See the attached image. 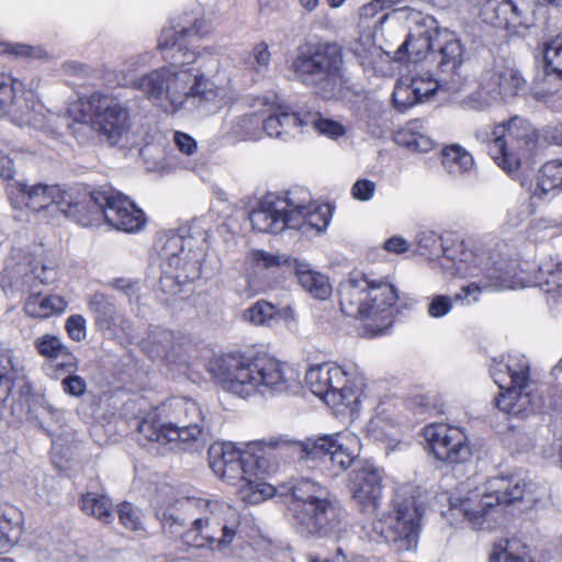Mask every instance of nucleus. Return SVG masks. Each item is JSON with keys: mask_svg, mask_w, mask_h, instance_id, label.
<instances>
[{"mask_svg": "<svg viewBox=\"0 0 562 562\" xmlns=\"http://www.w3.org/2000/svg\"><path fill=\"white\" fill-rule=\"evenodd\" d=\"M210 371L225 391L243 398L256 392H294L300 386L297 375L290 366L267 355H225L211 364Z\"/></svg>", "mask_w": 562, "mask_h": 562, "instance_id": "obj_1", "label": "nucleus"}, {"mask_svg": "<svg viewBox=\"0 0 562 562\" xmlns=\"http://www.w3.org/2000/svg\"><path fill=\"white\" fill-rule=\"evenodd\" d=\"M328 205H318L308 190L293 187L284 195L267 194L259 206L250 212L252 228L269 234H279L285 228L303 234L324 231L329 224Z\"/></svg>", "mask_w": 562, "mask_h": 562, "instance_id": "obj_2", "label": "nucleus"}, {"mask_svg": "<svg viewBox=\"0 0 562 562\" xmlns=\"http://www.w3.org/2000/svg\"><path fill=\"white\" fill-rule=\"evenodd\" d=\"M139 441L173 443L182 450L203 446L204 416L200 405L188 398H173L146 412L137 424Z\"/></svg>", "mask_w": 562, "mask_h": 562, "instance_id": "obj_3", "label": "nucleus"}, {"mask_svg": "<svg viewBox=\"0 0 562 562\" xmlns=\"http://www.w3.org/2000/svg\"><path fill=\"white\" fill-rule=\"evenodd\" d=\"M291 522L306 539L337 538L344 526V509L327 486L302 479L290 488Z\"/></svg>", "mask_w": 562, "mask_h": 562, "instance_id": "obj_4", "label": "nucleus"}, {"mask_svg": "<svg viewBox=\"0 0 562 562\" xmlns=\"http://www.w3.org/2000/svg\"><path fill=\"white\" fill-rule=\"evenodd\" d=\"M342 54L335 43H306L299 47L292 69L299 80L323 99L337 97L344 87Z\"/></svg>", "mask_w": 562, "mask_h": 562, "instance_id": "obj_5", "label": "nucleus"}, {"mask_svg": "<svg viewBox=\"0 0 562 562\" xmlns=\"http://www.w3.org/2000/svg\"><path fill=\"white\" fill-rule=\"evenodd\" d=\"M196 508L193 510L192 526L184 533V544L193 548H226L232 543L239 516L228 503L206 496H194Z\"/></svg>", "mask_w": 562, "mask_h": 562, "instance_id": "obj_6", "label": "nucleus"}, {"mask_svg": "<svg viewBox=\"0 0 562 562\" xmlns=\"http://www.w3.org/2000/svg\"><path fill=\"white\" fill-rule=\"evenodd\" d=\"M476 137L487 144L492 159L508 175L519 169L522 157L529 155L538 143L535 127L518 116L494 125L490 132H477Z\"/></svg>", "mask_w": 562, "mask_h": 562, "instance_id": "obj_7", "label": "nucleus"}, {"mask_svg": "<svg viewBox=\"0 0 562 562\" xmlns=\"http://www.w3.org/2000/svg\"><path fill=\"white\" fill-rule=\"evenodd\" d=\"M79 225L88 227L105 222L113 228L136 233L146 224L144 212L127 196L113 189L83 192Z\"/></svg>", "mask_w": 562, "mask_h": 562, "instance_id": "obj_8", "label": "nucleus"}, {"mask_svg": "<svg viewBox=\"0 0 562 562\" xmlns=\"http://www.w3.org/2000/svg\"><path fill=\"white\" fill-rule=\"evenodd\" d=\"M83 192L87 190H63L58 186L42 183L29 186L23 181H12L7 184V193L14 209L27 207L33 212H40L54 206L56 211L78 224L83 210Z\"/></svg>", "mask_w": 562, "mask_h": 562, "instance_id": "obj_9", "label": "nucleus"}, {"mask_svg": "<svg viewBox=\"0 0 562 562\" xmlns=\"http://www.w3.org/2000/svg\"><path fill=\"white\" fill-rule=\"evenodd\" d=\"M527 358L509 357L506 363L497 362L491 374L499 387L495 397L496 407L509 415L525 417L532 406V382Z\"/></svg>", "mask_w": 562, "mask_h": 562, "instance_id": "obj_10", "label": "nucleus"}, {"mask_svg": "<svg viewBox=\"0 0 562 562\" xmlns=\"http://www.w3.org/2000/svg\"><path fill=\"white\" fill-rule=\"evenodd\" d=\"M407 492H397L394 498V510L373 522L375 540L397 544L398 550L416 548L420 530V519L425 513L422 502Z\"/></svg>", "mask_w": 562, "mask_h": 562, "instance_id": "obj_11", "label": "nucleus"}, {"mask_svg": "<svg viewBox=\"0 0 562 562\" xmlns=\"http://www.w3.org/2000/svg\"><path fill=\"white\" fill-rule=\"evenodd\" d=\"M282 447H289L301 460L328 461L337 472L346 471L358 457L356 439L340 434L285 442Z\"/></svg>", "mask_w": 562, "mask_h": 562, "instance_id": "obj_12", "label": "nucleus"}, {"mask_svg": "<svg viewBox=\"0 0 562 562\" xmlns=\"http://www.w3.org/2000/svg\"><path fill=\"white\" fill-rule=\"evenodd\" d=\"M521 502H533L526 483L515 476H495L486 482L480 504L475 508L464 506L463 512L474 529H482L486 514L495 506Z\"/></svg>", "mask_w": 562, "mask_h": 562, "instance_id": "obj_13", "label": "nucleus"}, {"mask_svg": "<svg viewBox=\"0 0 562 562\" xmlns=\"http://www.w3.org/2000/svg\"><path fill=\"white\" fill-rule=\"evenodd\" d=\"M214 83L199 70L169 67L167 98L176 112L190 103L191 108H202L205 102L214 100Z\"/></svg>", "mask_w": 562, "mask_h": 562, "instance_id": "obj_14", "label": "nucleus"}, {"mask_svg": "<svg viewBox=\"0 0 562 562\" xmlns=\"http://www.w3.org/2000/svg\"><path fill=\"white\" fill-rule=\"evenodd\" d=\"M305 382L311 392L327 405L348 406L355 397L346 372L338 366L319 364L307 370Z\"/></svg>", "mask_w": 562, "mask_h": 562, "instance_id": "obj_15", "label": "nucleus"}, {"mask_svg": "<svg viewBox=\"0 0 562 562\" xmlns=\"http://www.w3.org/2000/svg\"><path fill=\"white\" fill-rule=\"evenodd\" d=\"M192 239L169 237L159 251L161 268L179 282H191L201 276V254L192 247Z\"/></svg>", "mask_w": 562, "mask_h": 562, "instance_id": "obj_16", "label": "nucleus"}, {"mask_svg": "<svg viewBox=\"0 0 562 562\" xmlns=\"http://www.w3.org/2000/svg\"><path fill=\"white\" fill-rule=\"evenodd\" d=\"M424 437L430 452L441 462L461 464L472 456L469 439L458 427L447 424L428 425L424 428Z\"/></svg>", "mask_w": 562, "mask_h": 562, "instance_id": "obj_17", "label": "nucleus"}, {"mask_svg": "<svg viewBox=\"0 0 562 562\" xmlns=\"http://www.w3.org/2000/svg\"><path fill=\"white\" fill-rule=\"evenodd\" d=\"M93 125L109 145H117L130 130L127 108L115 97L93 94L90 98Z\"/></svg>", "mask_w": 562, "mask_h": 562, "instance_id": "obj_18", "label": "nucleus"}, {"mask_svg": "<svg viewBox=\"0 0 562 562\" xmlns=\"http://www.w3.org/2000/svg\"><path fill=\"white\" fill-rule=\"evenodd\" d=\"M207 456L210 468L222 480L232 485L241 483V487H251L255 483L247 468V461H251L249 452L237 449L232 442H215L210 446Z\"/></svg>", "mask_w": 562, "mask_h": 562, "instance_id": "obj_19", "label": "nucleus"}, {"mask_svg": "<svg viewBox=\"0 0 562 562\" xmlns=\"http://www.w3.org/2000/svg\"><path fill=\"white\" fill-rule=\"evenodd\" d=\"M350 493L360 512L374 516L382 496V474L379 469L366 467L355 470L350 479Z\"/></svg>", "mask_w": 562, "mask_h": 562, "instance_id": "obj_20", "label": "nucleus"}, {"mask_svg": "<svg viewBox=\"0 0 562 562\" xmlns=\"http://www.w3.org/2000/svg\"><path fill=\"white\" fill-rule=\"evenodd\" d=\"M196 508L194 496L177 497L157 508L164 530L184 542V533L192 526L193 510Z\"/></svg>", "mask_w": 562, "mask_h": 562, "instance_id": "obj_21", "label": "nucleus"}, {"mask_svg": "<svg viewBox=\"0 0 562 562\" xmlns=\"http://www.w3.org/2000/svg\"><path fill=\"white\" fill-rule=\"evenodd\" d=\"M369 278L364 274L351 277L340 284V308L350 317L367 318L372 315V306L369 300Z\"/></svg>", "mask_w": 562, "mask_h": 562, "instance_id": "obj_22", "label": "nucleus"}, {"mask_svg": "<svg viewBox=\"0 0 562 562\" xmlns=\"http://www.w3.org/2000/svg\"><path fill=\"white\" fill-rule=\"evenodd\" d=\"M537 0H502L495 8L498 25L507 30L529 29L533 24Z\"/></svg>", "mask_w": 562, "mask_h": 562, "instance_id": "obj_23", "label": "nucleus"}, {"mask_svg": "<svg viewBox=\"0 0 562 562\" xmlns=\"http://www.w3.org/2000/svg\"><path fill=\"white\" fill-rule=\"evenodd\" d=\"M203 7L198 2L186 4L175 10L168 18L166 32L173 35L198 34L204 27Z\"/></svg>", "mask_w": 562, "mask_h": 562, "instance_id": "obj_24", "label": "nucleus"}, {"mask_svg": "<svg viewBox=\"0 0 562 562\" xmlns=\"http://www.w3.org/2000/svg\"><path fill=\"white\" fill-rule=\"evenodd\" d=\"M496 267L486 268L485 269V278L486 282L480 286L477 283L472 282L468 285H464L454 295V301H465L469 305L472 302H476L479 300V294L481 293L482 288L494 286L497 289H509L512 288V274L505 269L504 262H496Z\"/></svg>", "mask_w": 562, "mask_h": 562, "instance_id": "obj_25", "label": "nucleus"}, {"mask_svg": "<svg viewBox=\"0 0 562 562\" xmlns=\"http://www.w3.org/2000/svg\"><path fill=\"white\" fill-rule=\"evenodd\" d=\"M440 247L442 248L443 260L451 262V266L443 262L442 266L451 268L453 274L461 278L480 276L479 258L472 250L465 249L463 243H459L453 248H445L441 244Z\"/></svg>", "mask_w": 562, "mask_h": 562, "instance_id": "obj_26", "label": "nucleus"}, {"mask_svg": "<svg viewBox=\"0 0 562 562\" xmlns=\"http://www.w3.org/2000/svg\"><path fill=\"white\" fill-rule=\"evenodd\" d=\"M300 285L313 297L326 300L331 294L328 278L311 268L306 261L297 259L292 269Z\"/></svg>", "mask_w": 562, "mask_h": 562, "instance_id": "obj_27", "label": "nucleus"}, {"mask_svg": "<svg viewBox=\"0 0 562 562\" xmlns=\"http://www.w3.org/2000/svg\"><path fill=\"white\" fill-rule=\"evenodd\" d=\"M363 37H359L352 45V50L361 59L362 64H370L373 66L374 71L381 77H391L394 75L396 63H404L391 56L389 52L383 50L381 47L371 45L369 48L360 50V46L364 45L361 42Z\"/></svg>", "mask_w": 562, "mask_h": 562, "instance_id": "obj_28", "label": "nucleus"}, {"mask_svg": "<svg viewBox=\"0 0 562 562\" xmlns=\"http://www.w3.org/2000/svg\"><path fill=\"white\" fill-rule=\"evenodd\" d=\"M23 515L15 507L0 509V555L10 552L23 532Z\"/></svg>", "mask_w": 562, "mask_h": 562, "instance_id": "obj_29", "label": "nucleus"}, {"mask_svg": "<svg viewBox=\"0 0 562 562\" xmlns=\"http://www.w3.org/2000/svg\"><path fill=\"white\" fill-rule=\"evenodd\" d=\"M487 562H536L529 547L517 538H503L492 544Z\"/></svg>", "mask_w": 562, "mask_h": 562, "instance_id": "obj_30", "label": "nucleus"}, {"mask_svg": "<svg viewBox=\"0 0 562 562\" xmlns=\"http://www.w3.org/2000/svg\"><path fill=\"white\" fill-rule=\"evenodd\" d=\"M168 79L169 67H160L135 79L133 87L142 91L148 100L160 103L167 98Z\"/></svg>", "mask_w": 562, "mask_h": 562, "instance_id": "obj_31", "label": "nucleus"}, {"mask_svg": "<svg viewBox=\"0 0 562 562\" xmlns=\"http://www.w3.org/2000/svg\"><path fill=\"white\" fill-rule=\"evenodd\" d=\"M441 164L451 176L471 171L475 161L470 151L458 144L446 146L441 150Z\"/></svg>", "mask_w": 562, "mask_h": 562, "instance_id": "obj_32", "label": "nucleus"}, {"mask_svg": "<svg viewBox=\"0 0 562 562\" xmlns=\"http://www.w3.org/2000/svg\"><path fill=\"white\" fill-rule=\"evenodd\" d=\"M81 510L103 524H110L114 519L113 503L104 494L88 492L79 501Z\"/></svg>", "mask_w": 562, "mask_h": 562, "instance_id": "obj_33", "label": "nucleus"}, {"mask_svg": "<svg viewBox=\"0 0 562 562\" xmlns=\"http://www.w3.org/2000/svg\"><path fill=\"white\" fill-rule=\"evenodd\" d=\"M559 189H562V160L547 161L538 172L532 194L537 198H544Z\"/></svg>", "mask_w": 562, "mask_h": 562, "instance_id": "obj_34", "label": "nucleus"}, {"mask_svg": "<svg viewBox=\"0 0 562 562\" xmlns=\"http://www.w3.org/2000/svg\"><path fill=\"white\" fill-rule=\"evenodd\" d=\"M157 47L160 49L162 58L171 64V68L190 64L195 59V54L188 47L187 37H165V41L159 42Z\"/></svg>", "mask_w": 562, "mask_h": 562, "instance_id": "obj_35", "label": "nucleus"}, {"mask_svg": "<svg viewBox=\"0 0 562 562\" xmlns=\"http://www.w3.org/2000/svg\"><path fill=\"white\" fill-rule=\"evenodd\" d=\"M88 307L93 314L98 327L108 329L115 324L117 316L116 305L105 294L101 292L91 294L88 300Z\"/></svg>", "mask_w": 562, "mask_h": 562, "instance_id": "obj_36", "label": "nucleus"}, {"mask_svg": "<svg viewBox=\"0 0 562 562\" xmlns=\"http://www.w3.org/2000/svg\"><path fill=\"white\" fill-rule=\"evenodd\" d=\"M369 300L372 306V315L384 312L396 304L397 291L393 284L383 280L369 279Z\"/></svg>", "mask_w": 562, "mask_h": 562, "instance_id": "obj_37", "label": "nucleus"}, {"mask_svg": "<svg viewBox=\"0 0 562 562\" xmlns=\"http://www.w3.org/2000/svg\"><path fill=\"white\" fill-rule=\"evenodd\" d=\"M173 334L167 329L150 331L143 341V349L153 359H168L175 350Z\"/></svg>", "mask_w": 562, "mask_h": 562, "instance_id": "obj_38", "label": "nucleus"}, {"mask_svg": "<svg viewBox=\"0 0 562 562\" xmlns=\"http://www.w3.org/2000/svg\"><path fill=\"white\" fill-rule=\"evenodd\" d=\"M2 115H8L16 125H33L37 123L35 101L32 94L18 95Z\"/></svg>", "mask_w": 562, "mask_h": 562, "instance_id": "obj_39", "label": "nucleus"}, {"mask_svg": "<svg viewBox=\"0 0 562 562\" xmlns=\"http://www.w3.org/2000/svg\"><path fill=\"white\" fill-rule=\"evenodd\" d=\"M66 307L67 302L59 295H47L44 297L34 295L27 301L25 311L33 317L46 318L53 314L64 312Z\"/></svg>", "mask_w": 562, "mask_h": 562, "instance_id": "obj_40", "label": "nucleus"}, {"mask_svg": "<svg viewBox=\"0 0 562 562\" xmlns=\"http://www.w3.org/2000/svg\"><path fill=\"white\" fill-rule=\"evenodd\" d=\"M302 124H306L295 112H289L288 110L279 106L278 112L271 114L263 121V130L270 137L280 138L286 133L288 127H295Z\"/></svg>", "mask_w": 562, "mask_h": 562, "instance_id": "obj_41", "label": "nucleus"}, {"mask_svg": "<svg viewBox=\"0 0 562 562\" xmlns=\"http://www.w3.org/2000/svg\"><path fill=\"white\" fill-rule=\"evenodd\" d=\"M21 378L18 371L13 368L10 357L0 356V420L4 416L7 402L13 387L20 382Z\"/></svg>", "mask_w": 562, "mask_h": 562, "instance_id": "obj_42", "label": "nucleus"}, {"mask_svg": "<svg viewBox=\"0 0 562 562\" xmlns=\"http://www.w3.org/2000/svg\"><path fill=\"white\" fill-rule=\"evenodd\" d=\"M77 369L78 364L75 357H70V360H64L56 364L57 371H64L67 373V375L61 380L64 392L68 395L80 397L87 391V383L83 378L75 374Z\"/></svg>", "mask_w": 562, "mask_h": 562, "instance_id": "obj_43", "label": "nucleus"}, {"mask_svg": "<svg viewBox=\"0 0 562 562\" xmlns=\"http://www.w3.org/2000/svg\"><path fill=\"white\" fill-rule=\"evenodd\" d=\"M431 37H406L395 52L397 60L416 63L422 59L431 46Z\"/></svg>", "mask_w": 562, "mask_h": 562, "instance_id": "obj_44", "label": "nucleus"}, {"mask_svg": "<svg viewBox=\"0 0 562 562\" xmlns=\"http://www.w3.org/2000/svg\"><path fill=\"white\" fill-rule=\"evenodd\" d=\"M414 87L411 82L409 75L401 76L394 87L392 93V101L394 108L398 112H405L411 109L413 105L420 103L418 97L413 91Z\"/></svg>", "mask_w": 562, "mask_h": 562, "instance_id": "obj_45", "label": "nucleus"}, {"mask_svg": "<svg viewBox=\"0 0 562 562\" xmlns=\"http://www.w3.org/2000/svg\"><path fill=\"white\" fill-rule=\"evenodd\" d=\"M0 55H10L24 59H50V54L42 46H33L23 43L0 42Z\"/></svg>", "mask_w": 562, "mask_h": 562, "instance_id": "obj_46", "label": "nucleus"}, {"mask_svg": "<svg viewBox=\"0 0 562 562\" xmlns=\"http://www.w3.org/2000/svg\"><path fill=\"white\" fill-rule=\"evenodd\" d=\"M245 319L255 326H273L277 317V306L259 300L245 311Z\"/></svg>", "mask_w": 562, "mask_h": 562, "instance_id": "obj_47", "label": "nucleus"}, {"mask_svg": "<svg viewBox=\"0 0 562 562\" xmlns=\"http://www.w3.org/2000/svg\"><path fill=\"white\" fill-rule=\"evenodd\" d=\"M37 352L47 359H57L64 357L65 360H70L74 357L69 349L61 342L60 338L55 335H43L34 341Z\"/></svg>", "mask_w": 562, "mask_h": 562, "instance_id": "obj_48", "label": "nucleus"}, {"mask_svg": "<svg viewBox=\"0 0 562 562\" xmlns=\"http://www.w3.org/2000/svg\"><path fill=\"white\" fill-rule=\"evenodd\" d=\"M542 58L546 72L555 74L562 79V37H552L543 44Z\"/></svg>", "mask_w": 562, "mask_h": 562, "instance_id": "obj_49", "label": "nucleus"}, {"mask_svg": "<svg viewBox=\"0 0 562 562\" xmlns=\"http://www.w3.org/2000/svg\"><path fill=\"white\" fill-rule=\"evenodd\" d=\"M409 77L414 87L413 91H415L420 102L432 97L439 88V82L429 71L415 72L409 75Z\"/></svg>", "mask_w": 562, "mask_h": 562, "instance_id": "obj_50", "label": "nucleus"}, {"mask_svg": "<svg viewBox=\"0 0 562 562\" xmlns=\"http://www.w3.org/2000/svg\"><path fill=\"white\" fill-rule=\"evenodd\" d=\"M441 59L439 61L440 67H448L450 70H454L463 61L464 49L460 42V38L454 37L448 41L440 48Z\"/></svg>", "mask_w": 562, "mask_h": 562, "instance_id": "obj_51", "label": "nucleus"}, {"mask_svg": "<svg viewBox=\"0 0 562 562\" xmlns=\"http://www.w3.org/2000/svg\"><path fill=\"white\" fill-rule=\"evenodd\" d=\"M22 82L12 77L0 74V114H3L16 94L22 91Z\"/></svg>", "mask_w": 562, "mask_h": 562, "instance_id": "obj_52", "label": "nucleus"}, {"mask_svg": "<svg viewBox=\"0 0 562 562\" xmlns=\"http://www.w3.org/2000/svg\"><path fill=\"white\" fill-rule=\"evenodd\" d=\"M526 81L518 70L506 67L498 74V86L505 94L515 95Z\"/></svg>", "mask_w": 562, "mask_h": 562, "instance_id": "obj_53", "label": "nucleus"}, {"mask_svg": "<svg viewBox=\"0 0 562 562\" xmlns=\"http://www.w3.org/2000/svg\"><path fill=\"white\" fill-rule=\"evenodd\" d=\"M117 514L121 524L125 528L130 530L143 529L142 513L133 504L127 502L120 504Z\"/></svg>", "mask_w": 562, "mask_h": 562, "instance_id": "obj_54", "label": "nucleus"}, {"mask_svg": "<svg viewBox=\"0 0 562 562\" xmlns=\"http://www.w3.org/2000/svg\"><path fill=\"white\" fill-rule=\"evenodd\" d=\"M254 260L265 268L286 267L290 270H292L294 267V262H296L297 258H293L286 255H274L263 250H257L254 252Z\"/></svg>", "mask_w": 562, "mask_h": 562, "instance_id": "obj_55", "label": "nucleus"}, {"mask_svg": "<svg viewBox=\"0 0 562 562\" xmlns=\"http://www.w3.org/2000/svg\"><path fill=\"white\" fill-rule=\"evenodd\" d=\"M452 308V299L448 295H436L428 305V314L434 318L443 317Z\"/></svg>", "mask_w": 562, "mask_h": 562, "instance_id": "obj_56", "label": "nucleus"}, {"mask_svg": "<svg viewBox=\"0 0 562 562\" xmlns=\"http://www.w3.org/2000/svg\"><path fill=\"white\" fill-rule=\"evenodd\" d=\"M66 330L69 337L75 341H81L86 338L87 328H86V319L81 315H71L66 321Z\"/></svg>", "mask_w": 562, "mask_h": 562, "instance_id": "obj_57", "label": "nucleus"}, {"mask_svg": "<svg viewBox=\"0 0 562 562\" xmlns=\"http://www.w3.org/2000/svg\"><path fill=\"white\" fill-rule=\"evenodd\" d=\"M313 124L321 134L334 138L342 136L346 133L345 127L336 121L327 119H317L313 121Z\"/></svg>", "mask_w": 562, "mask_h": 562, "instance_id": "obj_58", "label": "nucleus"}, {"mask_svg": "<svg viewBox=\"0 0 562 562\" xmlns=\"http://www.w3.org/2000/svg\"><path fill=\"white\" fill-rule=\"evenodd\" d=\"M109 286H111L113 290L123 293L130 300H132V297L137 295V293L139 292L138 281L128 278L113 279L109 283Z\"/></svg>", "mask_w": 562, "mask_h": 562, "instance_id": "obj_59", "label": "nucleus"}, {"mask_svg": "<svg viewBox=\"0 0 562 562\" xmlns=\"http://www.w3.org/2000/svg\"><path fill=\"white\" fill-rule=\"evenodd\" d=\"M351 192L356 200L369 201L374 195L375 183L367 179H359L352 186Z\"/></svg>", "mask_w": 562, "mask_h": 562, "instance_id": "obj_60", "label": "nucleus"}, {"mask_svg": "<svg viewBox=\"0 0 562 562\" xmlns=\"http://www.w3.org/2000/svg\"><path fill=\"white\" fill-rule=\"evenodd\" d=\"M173 140L178 149L186 155H192L196 151V140L189 134L176 132Z\"/></svg>", "mask_w": 562, "mask_h": 562, "instance_id": "obj_61", "label": "nucleus"}, {"mask_svg": "<svg viewBox=\"0 0 562 562\" xmlns=\"http://www.w3.org/2000/svg\"><path fill=\"white\" fill-rule=\"evenodd\" d=\"M251 461H247V468L251 471V479L255 481L252 486L250 488L255 487L256 484V476L258 474H265L269 470V462L268 460L262 456H256L254 453H250Z\"/></svg>", "mask_w": 562, "mask_h": 562, "instance_id": "obj_62", "label": "nucleus"}, {"mask_svg": "<svg viewBox=\"0 0 562 562\" xmlns=\"http://www.w3.org/2000/svg\"><path fill=\"white\" fill-rule=\"evenodd\" d=\"M15 173L14 161L0 150V178L11 180Z\"/></svg>", "mask_w": 562, "mask_h": 562, "instance_id": "obj_63", "label": "nucleus"}, {"mask_svg": "<svg viewBox=\"0 0 562 562\" xmlns=\"http://www.w3.org/2000/svg\"><path fill=\"white\" fill-rule=\"evenodd\" d=\"M384 249L389 252L403 254L408 249V244L404 238L394 236L384 243Z\"/></svg>", "mask_w": 562, "mask_h": 562, "instance_id": "obj_64", "label": "nucleus"}]
</instances>
